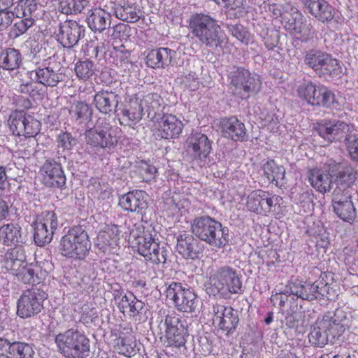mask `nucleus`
Wrapping results in <instances>:
<instances>
[{
  "label": "nucleus",
  "instance_id": "1",
  "mask_svg": "<svg viewBox=\"0 0 358 358\" xmlns=\"http://www.w3.org/2000/svg\"><path fill=\"white\" fill-rule=\"evenodd\" d=\"M6 271L17 280L31 285L43 283L48 277V272L37 264L26 261L25 252L21 248H10L6 250L1 261Z\"/></svg>",
  "mask_w": 358,
  "mask_h": 358
},
{
  "label": "nucleus",
  "instance_id": "2",
  "mask_svg": "<svg viewBox=\"0 0 358 358\" xmlns=\"http://www.w3.org/2000/svg\"><path fill=\"white\" fill-rule=\"evenodd\" d=\"M352 321V315H322L313 325L309 341L317 347H324L329 342L334 343L350 327Z\"/></svg>",
  "mask_w": 358,
  "mask_h": 358
},
{
  "label": "nucleus",
  "instance_id": "3",
  "mask_svg": "<svg viewBox=\"0 0 358 358\" xmlns=\"http://www.w3.org/2000/svg\"><path fill=\"white\" fill-rule=\"evenodd\" d=\"M209 295L229 299L231 295L243 292L241 275L231 266L225 265L213 270L205 284Z\"/></svg>",
  "mask_w": 358,
  "mask_h": 358
},
{
  "label": "nucleus",
  "instance_id": "4",
  "mask_svg": "<svg viewBox=\"0 0 358 358\" xmlns=\"http://www.w3.org/2000/svg\"><path fill=\"white\" fill-rule=\"evenodd\" d=\"M191 33L207 47L217 48L222 45L225 37L217 21L203 13L192 15L189 20Z\"/></svg>",
  "mask_w": 358,
  "mask_h": 358
},
{
  "label": "nucleus",
  "instance_id": "5",
  "mask_svg": "<svg viewBox=\"0 0 358 358\" xmlns=\"http://www.w3.org/2000/svg\"><path fill=\"white\" fill-rule=\"evenodd\" d=\"M192 233L200 241L218 248H224L229 242V230L210 216L194 218L191 223Z\"/></svg>",
  "mask_w": 358,
  "mask_h": 358
},
{
  "label": "nucleus",
  "instance_id": "6",
  "mask_svg": "<svg viewBox=\"0 0 358 358\" xmlns=\"http://www.w3.org/2000/svg\"><path fill=\"white\" fill-rule=\"evenodd\" d=\"M91 248L87 231L80 225L71 227L62 237L59 251L63 257L74 260H83Z\"/></svg>",
  "mask_w": 358,
  "mask_h": 358
},
{
  "label": "nucleus",
  "instance_id": "7",
  "mask_svg": "<svg viewBox=\"0 0 358 358\" xmlns=\"http://www.w3.org/2000/svg\"><path fill=\"white\" fill-rule=\"evenodd\" d=\"M298 97L308 105L332 109L338 106L334 92L324 85L304 81L296 88Z\"/></svg>",
  "mask_w": 358,
  "mask_h": 358
},
{
  "label": "nucleus",
  "instance_id": "8",
  "mask_svg": "<svg viewBox=\"0 0 358 358\" xmlns=\"http://www.w3.org/2000/svg\"><path fill=\"white\" fill-rule=\"evenodd\" d=\"M55 342L59 352L67 358H86L88 356L90 340L78 330L70 329L58 334Z\"/></svg>",
  "mask_w": 358,
  "mask_h": 358
},
{
  "label": "nucleus",
  "instance_id": "9",
  "mask_svg": "<svg viewBox=\"0 0 358 358\" xmlns=\"http://www.w3.org/2000/svg\"><path fill=\"white\" fill-rule=\"evenodd\" d=\"M304 62L320 77H340L342 66L331 55L320 50L311 49L306 52Z\"/></svg>",
  "mask_w": 358,
  "mask_h": 358
},
{
  "label": "nucleus",
  "instance_id": "10",
  "mask_svg": "<svg viewBox=\"0 0 358 358\" xmlns=\"http://www.w3.org/2000/svg\"><path fill=\"white\" fill-rule=\"evenodd\" d=\"M8 122L13 134L25 136V140L28 139L29 147L36 145V141L34 138L41 131V123L34 116L23 111H15L10 114Z\"/></svg>",
  "mask_w": 358,
  "mask_h": 358
},
{
  "label": "nucleus",
  "instance_id": "11",
  "mask_svg": "<svg viewBox=\"0 0 358 358\" xmlns=\"http://www.w3.org/2000/svg\"><path fill=\"white\" fill-rule=\"evenodd\" d=\"M120 134L121 129L118 127L97 125L86 131L85 138L90 146L110 152L115 149Z\"/></svg>",
  "mask_w": 358,
  "mask_h": 358
},
{
  "label": "nucleus",
  "instance_id": "12",
  "mask_svg": "<svg viewBox=\"0 0 358 358\" xmlns=\"http://www.w3.org/2000/svg\"><path fill=\"white\" fill-rule=\"evenodd\" d=\"M292 288V292L297 296L295 300L290 303L291 313H305L303 309V300L312 301L321 296H325L329 291L328 284L323 280H318L315 282H305L299 287Z\"/></svg>",
  "mask_w": 358,
  "mask_h": 358
},
{
  "label": "nucleus",
  "instance_id": "13",
  "mask_svg": "<svg viewBox=\"0 0 358 358\" xmlns=\"http://www.w3.org/2000/svg\"><path fill=\"white\" fill-rule=\"evenodd\" d=\"M229 86L242 99L248 98L251 93L259 90L262 81L258 76H253L248 69L237 67L228 76Z\"/></svg>",
  "mask_w": 358,
  "mask_h": 358
},
{
  "label": "nucleus",
  "instance_id": "14",
  "mask_svg": "<svg viewBox=\"0 0 358 358\" xmlns=\"http://www.w3.org/2000/svg\"><path fill=\"white\" fill-rule=\"evenodd\" d=\"M282 198L261 189L252 191L246 197L245 206L252 213L263 216L274 215L275 206Z\"/></svg>",
  "mask_w": 358,
  "mask_h": 358
},
{
  "label": "nucleus",
  "instance_id": "15",
  "mask_svg": "<svg viewBox=\"0 0 358 358\" xmlns=\"http://www.w3.org/2000/svg\"><path fill=\"white\" fill-rule=\"evenodd\" d=\"M164 345L180 348L185 345L189 336L187 321L184 315H166Z\"/></svg>",
  "mask_w": 358,
  "mask_h": 358
},
{
  "label": "nucleus",
  "instance_id": "16",
  "mask_svg": "<svg viewBox=\"0 0 358 358\" xmlns=\"http://www.w3.org/2000/svg\"><path fill=\"white\" fill-rule=\"evenodd\" d=\"M130 236L133 238L132 247L142 257L148 255L149 250L153 245L160 243L157 233L152 226L145 227L142 223L137 222L130 230Z\"/></svg>",
  "mask_w": 358,
  "mask_h": 358
},
{
  "label": "nucleus",
  "instance_id": "17",
  "mask_svg": "<svg viewBox=\"0 0 358 358\" xmlns=\"http://www.w3.org/2000/svg\"><path fill=\"white\" fill-rule=\"evenodd\" d=\"M166 296L179 311L187 313L195 311L196 295L189 288L184 287L181 283L172 282L166 289Z\"/></svg>",
  "mask_w": 358,
  "mask_h": 358
},
{
  "label": "nucleus",
  "instance_id": "18",
  "mask_svg": "<svg viewBox=\"0 0 358 358\" xmlns=\"http://www.w3.org/2000/svg\"><path fill=\"white\" fill-rule=\"evenodd\" d=\"M184 124L176 115L164 113L153 121L152 131L160 139H176L182 134Z\"/></svg>",
  "mask_w": 358,
  "mask_h": 358
},
{
  "label": "nucleus",
  "instance_id": "19",
  "mask_svg": "<svg viewBox=\"0 0 358 358\" xmlns=\"http://www.w3.org/2000/svg\"><path fill=\"white\" fill-rule=\"evenodd\" d=\"M187 143L193 162L199 167L205 166L212 150L211 142L207 136L201 133H195L187 138Z\"/></svg>",
  "mask_w": 358,
  "mask_h": 358
},
{
  "label": "nucleus",
  "instance_id": "20",
  "mask_svg": "<svg viewBox=\"0 0 358 358\" xmlns=\"http://www.w3.org/2000/svg\"><path fill=\"white\" fill-rule=\"evenodd\" d=\"M333 208L335 213L345 222L353 221L356 217V209L352 200L350 189L341 191L335 189L333 193Z\"/></svg>",
  "mask_w": 358,
  "mask_h": 358
},
{
  "label": "nucleus",
  "instance_id": "21",
  "mask_svg": "<svg viewBox=\"0 0 358 358\" xmlns=\"http://www.w3.org/2000/svg\"><path fill=\"white\" fill-rule=\"evenodd\" d=\"M41 182L48 187H62L66 184V177L62 166L54 159H47L38 171Z\"/></svg>",
  "mask_w": 358,
  "mask_h": 358
},
{
  "label": "nucleus",
  "instance_id": "22",
  "mask_svg": "<svg viewBox=\"0 0 358 358\" xmlns=\"http://www.w3.org/2000/svg\"><path fill=\"white\" fill-rule=\"evenodd\" d=\"M47 296L46 292L40 289L25 290L17 301V313H39L43 309L42 301Z\"/></svg>",
  "mask_w": 358,
  "mask_h": 358
},
{
  "label": "nucleus",
  "instance_id": "23",
  "mask_svg": "<svg viewBox=\"0 0 358 358\" xmlns=\"http://www.w3.org/2000/svg\"><path fill=\"white\" fill-rule=\"evenodd\" d=\"M118 204L124 211L145 215L148 208V194L143 190L130 191L120 197Z\"/></svg>",
  "mask_w": 358,
  "mask_h": 358
},
{
  "label": "nucleus",
  "instance_id": "24",
  "mask_svg": "<svg viewBox=\"0 0 358 358\" xmlns=\"http://www.w3.org/2000/svg\"><path fill=\"white\" fill-rule=\"evenodd\" d=\"M331 164H324L308 170V178L311 186L318 192H329L332 185Z\"/></svg>",
  "mask_w": 358,
  "mask_h": 358
},
{
  "label": "nucleus",
  "instance_id": "25",
  "mask_svg": "<svg viewBox=\"0 0 358 358\" xmlns=\"http://www.w3.org/2000/svg\"><path fill=\"white\" fill-rule=\"evenodd\" d=\"M331 173L337 185L336 189L341 191L350 189L358 180L357 171L349 164L331 163Z\"/></svg>",
  "mask_w": 358,
  "mask_h": 358
},
{
  "label": "nucleus",
  "instance_id": "26",
  "mask_svg": "<svg viewBox=\"0 0 358 358\" xmlns=\"http://www.w3.org/2000/svg\"><path fill=\"white\" fill-rule=\"evenodd\" d=\"M220 129L224 136L234 141L244 142L248 140V134L243 122L236 116L223 118Z\"/></svg>",
  "mask_w": 358,
  "mask_h": 358
},
{
  "label": "nucleus",
  "instance_id": "27",
  "mask_svg": "<svg viewBox=\"0 0 358 358\" xmlns=\"http://www.w3.org/2000/svg\"><path fill=\"white\" fill-rule=\"evenodd\" d=\"M0 243L7 247L23 248L24 241L20 224L14 222L2 224L0 227Z\"/></svg>",
  "mask_w": 358,
  "mask_h": 358
},
{
  "label": "nucleus",
  "instance_id": "28",
  "mask_svg": "<svg viewBox=\"0 0 358 358\" xmlns=\"http://www.w3.org/2000/svg\"><path fill=\"white\" fill-rule=\"evenodd\" d=\"M81 33V27L73 20H66L60 24L57 39L64 48H71L77 44Z\"/></svg>",
  "mask_w": 358,
  "mask_h": 358
},
{
  "label": "nucleus",
  "instance_id": "29",
  "mask_svg": "<svg viewBox=\"0 0 358 358\" xmlns=\"http://www.w3.org/2000/svg\"><path fill=\"white\" fill-rule=\"evenodd\" d=\"M34 71L36 81L46 87H56L63 80L59 65L50 62L45 61L43 66H38Z\"/></svg>",
  "mask_w": 358,
  "mask_h": 358
},
{
  "label": "nucleus",
  "instance_id": "30",
  "mask_svg": "<svg viewBox=\"0 0 358 358\" xmlns=\"http://www.w3.org/2000/svg\"><path fill=\"white\" fill-rule=\"evenodd\" d=\"M175 55L176 52L169 48H154L148 52L145 64L155 69H165L171 64Z\"/></svg>",
  "mask_w": 358,
  "mask_h": 358
},
{
  "label": "nucleus",
  "instance_id": "31",
  "mask_svg": "<svg viewBox=\"0 0 358 358\" xmlns=\"http://www.w3.org/2000/svg\"><path fill=\"white\" fill-rule=\"evenodd\" d=\"M300 1L308 12L319 21L328 22L334 18V8L326 0Z\"/></svg>",
  "mask_w": 358,
  "mask_h": 358
},
{
  "label": "nucleus",
  "instance_id": "32",
  "mask_svg": "<svg viewBox=\"0 0 358 358\" xmlns=\"http://www.w3.org/2000/svg\"><path fill=\"white\" fill-rule=\"evenodd\" d=\"M114 300L121 313H146L147 308L144 303L137 299L133 294L126 295L122 292H117Z\"/></svg>",
  "mask_w": 358,
  "mask_h": 358
},
{
  "label": "nucleus",
  "instance_id": "33",
  "mask_svg": "<svg viewBox=\"0 0 358 358\" xmlns=\"http://www.w3.org/2000/svg\"><path fill=\"white\" fill-rule=\"evenodd\" d=\"M120 228V227L117 224H106L98 234L97 244L103 249L108 247L114 248L117 246L122 236V231Z\"/></svg>",
  "mask_w": 358,
  "mask_h": 358
},
{
  "label": "nucleus",
  "instance_id": "34",
  "mask_svg": "<svg viewBox=\"0 0 358 358\" xmlns=\"http://www.w3.org/2000/svg\"><path fill=\"white\" fill-rule=\"evenodd\" d=\"M138 99H130L120 111V122L122 125L132 127L138 122L143 117V108Z\"/></svg>",
  "mask_w": 358,
  "mask_h": 358
},
{
  "label": "nucleus",
  "instance_id": "35",
  "mask_svg": "<svg viewBox=\"0 0 358 358\" xmlns=\"http://www.w3.org/2000/svg\"><path fill=\"white\" fill-rule=\"evenodd\" d=\"M199 242L191 234L184 232L177 238L176 250L185 259H194L198 257Z\"/></svg>",
  "mask_w": 358,
  "mask_h": 358
},
{
  "label": "nucleus",
  "instance_id": "36",
  "mask_svg": "<svg viewBox=\"0 0 358 358\" xmlns=\"http://www.w3.org/2000/svg\"><path fill=\"white\" fill-rule=\"evenodd\" d=\"M143 110H145L148 116H155L157 112L164 109L166 106L162 96L155 92L147 90L141 96L140 102Z\"/></svg>",
  "mask_w": 358,
  "mask_h": 358
},
{
  "label": "nucleus",
  "instance_id": "37",
  "mask_svg": "<svg viewBox=\"0 0 358 358\" xmlns=\"http://www.w3.org/2000/svg\"><path fill=\"white\" fill-rule=\"evenodd\" d=\"M117 103V95L112 91L101 90L94 96L95 107L104 114L111 112Z\"/></svg>",
  "mask_w": 358,
  "mask_h": 358
},
{
  "label": "nucleus",
  "instance_id": "38",
  "mask_svg": "<svg viewBox=\"0 0 358 358\" xmlns=\"http://www.w3.org/2000/svg\"><path fill=\"white\" fill-rule=\"evenodd\" d=\"M128 0H115L114 11L117 17L130 23L137 22L140 16L134 5L127 3Z\"/></svg>",
  "mask_w": 358,
  "mask_h": 358
},
{
  "label": "nucleus",
  "instance_id": "39",
  "mask_svg": "<svg viewBox=\"0 0 358 358\" xmlns=\"http://www.w3.org/2000/svg\"><path fill=\"white\" fill-rule=\"evenodd\" d=\"M264 176L269 182L278 186L285 179V169L273 159H269L262 166Z\"/></svg>",
  "mask_w": 358,
  "mask_h": 358
},
{
  "label": "nucleus",
  "instance_id": "40",
  "mask_svg": "<svg viewBox=\"0 0 358 358\" xmlns=\"http://www.w3.org/2000/svg\"><path fill=\"white\" fill-rule=\"evenodd\" d=\"M22 61L21 53L15 48H7L0 53V68L4 70L13 71L18 69Z\"/></svg>",
  "mask_w": 358,
  "mask_h": 358
},
{
  "label": "nucleus",
  "instance_id": "41",
  "mask_svg": "<svg viewBox=\"0 0 358 358\" xmlns=\"http://www.w3.org/2000/svg\"><path fill=\"white\" fill-rule=\"evenodd\" d=\"M91 12V14L87 17L89 27L94 31L101 32L106 29L107 22L110 18V13L100 8H93Z\"/></svg>",
  "mask_w": 358,
  "mask_h": 358
},
{
  "label": "nucleus",
  "instance_id": "42",
  "mask_svg": "<svg viewBox=\"0 0 358 358\" xmlns=\"http://www.w3.org/2000/svg\"><path fill=\"white\" fill-rule=\"evenodd\" d=\"M74 71L79 80L86 82L95 76L97 68L92 61L87 59L77 62L75 64Z\"/></svg>",
  "mask_w": 358,
  "mask_h": 358
},
{
  "label": "nucleus",
  "instance_id": "43",
  "mask_svg": "<svg viewBox=\"0 0 358 358\" xmlns=\"http://www.w3.org/2000/svg\"><path fill=\"white\" fill-rule=\"evenodd\" d=\"M92 113L91 107L85 101H74L69 108L71 117L76 121L88 120L90 118Z\"/></svg>",
  "mask_w": 358,
  "mask_h": 358
},
{
  "label": "nucleus",
  "instance_id": "44",
  "mask_svg": "<svg viewBox=\"0 0 358 358\" xmlns=\"http://www.w3.org/2000/svg\"><path fill=\"white\" fill-rule=\"evenodd\" d=\"M131 53L126 49V47L121 44L118 46H113L109 50L110 59L117 66H122L129 63Z\"/></svg>",
  "mask_w": 358,
  "mask_h": 358
},
{
  "label": "nucleus",
  "instance_id": "45",
  "mask_svg": "<svg viewBox=\"0 0 358 358\" xmlns=\"http://www.w3.org/2000/svg\"><path fill=\"white\" fill-rule=\"evenodd\" d=\"M150 249L148 255L144 257L145 261L153 264H164L167 259V249L164 246H161L160 243L157 245H153Z\"/></svg>",
  "mask_w": 358,
  "mask_h": 358
},
{
  "label": "nucleus",
  "instance_id": "46",
  "mask_svg": "<svg viewBox=\"0 0 358 358\" xmlns=\"http://www.w3.org/2000/svg\"><path fill=\"white\" fill-rule=\"evenodd\" d=\"M8 353L13 358H32L34 350L31 346L22 342H14L8 348Z\"/></svg>",
  "mask_w": 358,
  "mask_h": 358
},
{
  "label": "nucleus",
  "instance_id": "47",
  "mask_svg": "<svg viewBox=\"0 0 358 358\" xmlns=\"http://www.w3.org/2000/svg\"><path fill=\"white\" fill-rule=\"evenodd\" d=\"M37 9L36 0H20L15 8L17 17H32V14Z\"/></svg>",
  "mask_w": 358,
  "mask_h": 358
},
{
  "label": "nucleus",
  "instance_id": "48",
  "mask_svg": "<svg viewBox=\"0 0 358 358\" xmlns=\"http://www.w3.org/2000/svg\"><path fill=\"white\" fill-rule=\"evenodd\" d=\"M54 234V231L35 223L34 238L38 245L43 246L49 243L52 240Z\"/></svg>",
  "mask_w": 358,
  "mask_h": 358
},
{
  "label": "nucleus",
  "instance_id": "49",
  "mask_svg": "<svg viewBox=\"0 0 358 358\" xmlns=\"http://www.w3.org/2000/svg\"><path fill=\"white\" fill-rule=\"evenodd\" d=\"M238 322V315H222L217 325L220 329L229 335L235 331Z\"/></svg>",
  "mask_w": 358,
  "mask_h": 358
},
{
  "label": "nucleus",
  "instance_id": "50",
  "mask_svg": "<svg viewBox=\"0 0 358 358\" xmlns=\"http://www.w3.org/2000/svg\"><path fill=\"white\" fill-rule=\"evenodd\" d=\"M134 336L114 341V348L116 351L126 357H129L134 352Z\"/></svg>",
  "mask_w": 358,
  "mask_h": 358
},
{
  "label": "nucleus",
  "instance_id": "51",
  "mask_svg": "<svg viewBox=\"0 0 358 358\" xmlns=\"http://www.w3.org/2000/svg\"><path fill=\"white\" fill-rule=\"evenodd\" d=\"M62 3V2L60 3L62 13L78 14L81 13L90 6V0H72L71 3L65 6H63Z\"/></svg>",
  "mask_w": 358,
  "mask_h": 358
},
{
  "label": "nucleus",
  "instance_id": "52",
  "mask_svg": "<svg viewBox=\"0 0 358 358\" xmlns=\"http://www.w3.org/2000/svg\"><path fill=\"white\" fill-rule=\"evenodd\" d=\"M36 223L55 231L58 227L57 216L54 211H44L41 214Z\"/></svg>",
  "mask_w": 358,
  "mask_h": 358
},
{
  "label": "nucleus",
  "instance_id": "53",
  "mask_svg": "<svg viewBox=\"0 0 358 358\" xmlns=\"http://www.w3.org/2000/svg\"><path fill=\"white\" fill-rule=\"evenodd\" d=\"M228 29L232 36L238 41L245 44H248L250 41V34L245 27L240 24L228 25Z\"/></svg>",
  "mask_w": 358,
  "mask_h": 358
},
{
  "label": "nucleus",
  "instance_id": "54",
  "mask_svg": "<svg viewBox=\"0 0 358 358\" xmlns=\"http://www.w3.org/2000/svg\"><path fill=\"white\" fill-rule=\"evenodd\" d=\"M21 18L22 20L15 22L11 29L10 35L13 37H17L24 34L34 22V20L32 17Z\"/></svg>",
  "mask_w": 358,
  "mask_h": 358
},
{
  "label": "nucleus",
  "instance_id": "55",
  "mask_svg": "<svg viewBox=\"0 0 358 358\" xmlns=\"http://www.w3.org/2000/svg\"><path fill=\"white\" fill-rule=\"evenodd\" d=\"M333 122L322 120L314 124V129L324 139L331 140V133Z\"/></svg>",
  "mask_w": 358,
  "mask_h": 358
},
{
  "label": "nucleus",
  "instance_id": "56",
  "mask_svg": "<svg viewBox=\"0 0 358 358\" xmlns=\"http://www.w3.org/2000/svg\"><path fill=\"white\" fill-rule=\"evenodd\" d=\"M260 8L265 11L268 12L273 17H280L283 10L282 4L272 2L271 0H266L260 5Z\"/></svg>",
  "mask_w": 358,
  "mask_h": 358
},
{
  "label": "nucleus",
  "instance_id": "57",
  "mask_svg": "<svg viewBox=\"0 0 358 358\" xmlns=\"http://www.w3.org/2000/svg\"><path fill=\"white\" fill-rule=\"evenodd\" d=\"M180 83L190 91H195L199 87V78L195 72L182 76Z\"/></svg>",
  "mask_w": 358,
  "mask_h": 358
},
{
  "label": "nucleus",
  "instance_id": "58",
  "mask_svg": "<svg viewBox=\"0 0 358 358\" xmlns=\"http://www.w3.org/2000/svg\"><path fill=\"white\" fill-rule=\"evenodd\" d=\"M285 322L289 328L295 329L299 332L303 331L304 320L301 315H287Z\"/></svg>",
  "mask_w": 358,
  "mask_h": 358
},
{
  "label": "nucleus",
  "instance_id": "59",
  "mask_svg": "<svg viewBox=\"0 0 358 358\" xmlns=\"http://www.w3.org/2000/svg\"><path fill=\"white\" fill-rule=\"evenodd\" d=\"M349 125L342 121H333L331 140L332 142L338 138L343 137L346 130H348Z\"/></svg>",
  "mask_w": 358,
  "mask_h": 358
},
{
  "label": "nucleus",
  "instance_id": "60",
  "mask_svg": "<svg viewBox=\"0 0 358 358\" xmlns=\"http://www.w3.org/2000/svg\"><path fill=\"white\" fill-rule=\"evenodd\" d=\"M346 148L351 159L358 162V136H351L346 138Z\"/></svg>",
  "mask_w": 358,
  "mask_h": 358
},
{
  "label": "nucleus",
  "instance_id": "61",
  "mask_svg": "<svg viewBox=\"0 0 358 358\" xmlns=\"http://www.w3.org/2000/svg\"><path fill=\"white\" fill-rule=\"evenodd\" d=\"M58 146L64 150H71L75 144V138L70 133L62 132L57 137Z\"/></svg>",
  "mask_w": 358,
  "mask_h": 358
},
{
  "label": "nucleus",
  "instance_id": "62",
  "mask_svg": "<svg viewBox=\"0 0 358 358\" xmlns=\"http://www.w3.org/2000/svg\"><path fill=\"white\" fill-rule=\"evenodd\" d=\"M111 336L115 337L114 341H116L125 338L126 337H133L134 336L131 327L120 324L117 329L111 330Z\"/></svg>",
  "mask_w": 358,
  "mask_h": 358
},
{
  "label": "nucleus",
  "instance_id": "63",
  "mask_svg": "<svg viewBox=\"0 0 358 358\" xmlns=\"http://www.w3.org/2000/svg\"><path fill=\"white\" fill-rule=\"evenodd\" d=\"M139 173L143 180L149 182L152 179L155 178L157 173V169L152 165L145 163L141 165Z\"/></svg>",
  "mask_w": 358,
  "mask_h": 358
},
{
  "label": "nucleus",
  "instance_id": "64",
  "mask_svg": "<svg viewBox=\"0 0 358 358\" xmlns=\"http://www.w3.org/2000/svg\"><path fill=\"white\" fill-rule=\"evenodd\" d=\"M14 17V13L9 10H0V31L6 29L10 24Z\"/></svg>",
  "mask_w": 358,
  "mask_h": 358
}]
</instances>
